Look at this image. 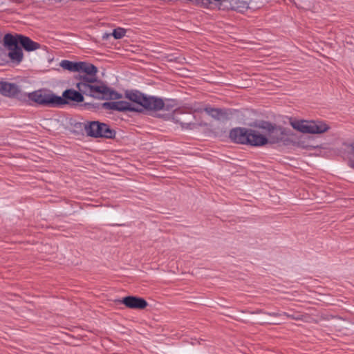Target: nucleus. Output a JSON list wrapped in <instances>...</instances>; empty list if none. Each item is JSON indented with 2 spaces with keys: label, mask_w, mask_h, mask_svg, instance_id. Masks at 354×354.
Returning <instances> with one entry per match:
<instances>
[{
  "label": "nucleus",
  "mask_w": 354,
  "mask_h": 354,
  "mask_svg": "<svg viewBox=\"0 0 354 354\" xmlns=\"http://www.w3.org/2000/svg\"><path fill=\"white\" fill-rule=\"evenodd\" d=\"M77 72L80 74L76 87L83 94L96 98L109 97L117 100L121 97L120 94L111 91L97 79V68L93 64L79 62Z\"/></svg>",
  "instance_id": "1"
},
{
  "label": "nucleus",
  "mask_w": 354,
  "mask_h": 354,
  "mask_svg": "<svg viewBox=\"0 0 354 354\" xmlns=\"http://www.w3.org/2000/svg\"><path fill=\"white\" fill-rule=\"evenodd\" d=\"M257 127V147L267 144H282L287 145L290 142L288 131L281 126L267 121L260 122Z\"/></svg>",
  "instance_id": "2"
},
{
  "label": "nucleus",
  "mask_w": 354,
  "mask_h": 354,
  "mask_svg": "<svg viewBox=\"0 0 354 354\" xmlns=\"http://www.w3.org/2000/svg\"><path fill=\"white\" fill-rule=\"evenodd\" d=\"M27 97L31 102L44 107H60V104L64 102L60 96L45 88L29 93Z\"/></svg>",
  "instance_id": "3"
},
{
  "label": "nucleus",
  "mask_w": 354,
  "mask_h": 354,
  "mask_svg": "<svg viewBox=\"0 0 354 354\" xmlns=\"http://www.w3.org/2000/svg\"><path fill=\"white\" fill-rule=\"evenodd\" d=\"M290 124L293 129L303 133L320 134L330 129L329 125L321 120H292Z\"/></svg>",
  "instance_id": "4"
},
{
  "label": "nucleus",
  "mask_w": 354,
  "mask_h": 354,
  "mask_svg": "<svg viewBox=\"0 0 354 354\" xmlns=\"http://www.w3.org/2000/svg\"><path fill=\"white\" fill-rule=\"evenodd\" d=\"M126 97L131 102V105L137 108L138 110H129V111L142 112L144 109L151 111L152 104L153 106L159 105V100H153V96H147L139 91H131L126 93Z\"/></svg>",
  "instance_id": "5"
},
{
  "label": "nucleus",
  "mask_w": 354,
  "mask_h": 354,
  "mask_svg": "<svg viewBox=\"0 0 354 354\" xmlns=\"http://www.w3.org/2000/svg\"><path fill=\"white\" fill-rule=\"evenodd\" d=\"M230 138L234 142L257 147V129L235 128L230 131Z\"/></svg>",
  "instance_id": "6"
},
{
  "label": "nucleus",
  "mask_w": 354,
  "mask_h": 354,
  "mask_svg": "<svg viewBox=\"0 0 354 354\" xmlns=\"http://www.w3.org/2000/svg\"><path fill=\"white\" fill-rule=\"evenodd\" d=\"M86 131L88 136L95 138H113L115 136V131L104 124L97 121L91 122L86 127Z\"/></svg>",
  "instance_id": "7"
},
{
  "label": "nucleus",
  "mask_w": 354,
  "mask_h": 354,
  "mask_svg": "<svg viewBox=\"0 0 354 354\" xmlns=\"http://www.w3.org/2000/svg\"><path fill=\"white\" fill-rule=\"evenodd\" d=\"M116 302L124 304L127 308L131 309H144L148 304L145 299L135 296H127Z\"/></svg>",
  "instance_id": "8"
},
{
  "label": "nucleus",
  "mask_w": 354,
  "mask_h": 354,
  "mask_svg": "<svg viewBox=\"0 0 354 354\" xmlns=\"http://www.w3.org/2000/svg\"><path fill=\"white\" fill-rule=\"evenodd\" d=\"M19 86L15 83L0 81V93L8 97H17L20 93Z\"/></svg>",
  "instance_id": "9"
},
{
  "label": "nucleus",
  "mask_w": 354,
  "mask_h": 354,
  "mask_svg": "<svg viewBox=\"0 0 354 354\" xmlns=\"http://www.w3.org/2000/svg\"><path fill=\"white\" fill-rule=\"evenodd\" d=\"M82 92L75 91L73 89H67L62 93V99L64 100L63 103L60 104V107L63 106L69 103L70 101L75 102L77 103L82 102L84 101V97Z\"/></svg>",
  "instance_id": "10"
},
{
  "label": "nucleus",
  "mask_w": 354,
  "mask_h": 354,
  "mask_svg": "<svg viewBox=\"0 0 354 354\" xmlns=\"http://www.w3.org/2000/svg\"><path fill=\"white\" fill-rule=\"evenodd\" d=\"M103 108L109 110H115L118 111H127V110H138L137 108L131 105L127 101H115L104 102L102 104Z\"/></svg>",
  "instance_id": "11"
},
{
  "label": "nucleus",
  "mask_w": 354,
  "mask_h": 354,
  "mask_svg": "<svg viewBox=\"0 0 354 354\" xmlns=\"http://www.w3.org/2000/svg\"><path fill=\"white\" fill-rule=\"evenodd\" d=\"M153 100H159L158 103L159 105L153 106L152 104L151 111H158L160 110L171 111L174 110L175 106V103L174 100H167L166 101H163L161 98L153 97Z\"/></svg>",
  "instance_id": "12"
},
{
  "label": "nucleus",
  "mask_w": 354,
  "mask_h": 354,
  "mask_svg": "<svg viewBox=\"0 0 354 354\" xmlns=\"http://www.w3.org/2000/svg\"><path fill=\"white\" fill-rule=\"evenodd\" d=\"M19 39V44L27 51H32L39 48L40 47V44L39 43L32 41L28 37L20 35Z\"/></svg>",
  "instance_id": "13"
},
{
  "label": "nucleus",
  "mask_w": 354,
  "mask_h": 354,
  "mask_svg": "<svg viewBox=\"0 0 354 354\" xmlns=\"http://www.w3.org/2000/svg\"><path fill=\"white\" fill-rule=\"evenodd\" d=\"M8 57L10 60L17 64H19L23 59V52L19 46L9 49Z\"/></svg>",
  "instance_id": "14"
},
{
  "label": "nucleus",
  "mask_w": 354,
  "mask_h": 354,
  "mask_svg": "<svg viewBox=\"0 0 354 354\" xmlns=\"http://www.w3.org/2000/svg\"><path fill=\"white\" fill-rule=\"evenodd\" d=\"M21 35H17L15 36L12 35L11 34H6L3 37L4 45L8 47V49H11L15 47L19 46L18 44H19V36Z\"/></svg>",
  "instance_id": "15"
},
{
  "label": "nucleus",
  "mask_w": 354,
  "mask_h": 354,
  "mask_svg": "<svg viewBox=\"0 0 354 354\" xmlns=\"http://www.w3.org/2000/svg\"><path fill=\"white\" fill-rule=\"evenodd\" d=\"M204 110L214 119L221 120L227 118V113L223 109L206 107Z\"/></svg>",
  "instance_id": "16"
},
{
  "label": "nucleus",
  "mask_w": 354,
  "mask_h": 354,
  "mask_svg": "<svg viewBox=\"0 0 354 354\" xmlns=\"http://www.w3.org/2000/svg\"><path fill=\"white\" fill-rule=\"evenodd\" d=\"M79 62H73L69 60H62L60 62V66L67 71L71 72H77Z\"/></svg>",
  "instance_id": "17"
},
{
  "label": "nucleus",
  "mask_w": 354,
  "mask_h": 354,
  "mask_svg": "<svg viewBox=\"0 0 354 354\" xmlns=\"http://www.w3.org/2000/svg\"><path fill=\"white\" fill-rule=\"evenodd\" d=\"M126 33V30L122 28H118L113 30L111 35L114 37L115 39H119L122 38Z\"/></svg>",
  "instance_id": "18"
},
{
  "label": "nucleus",
  "mask_w": 354,
  "mask_h": 354,
  "mask_svg": "<svg viewBox=\"0 0 354 354\" xmlns=\"http://www.w3.org/2000/svg\"><path fill=\"white\" fill-rule=\"evenodd\" d=\"M176 122H179L181 127L185 129H193L196 127V124L193 122H184L183 121L179 122L178 120H176Z\"/></svg>",
  "instance_id": "19"
},
{
  "label": "nucleus",
  "mask_w": 354,
  "mask_h": 354,
  "mask_svg": "<svg viewBox=\"0 0 354 354\" xmlns=\"http://www.w3.org/2000/svg\"><path fill=\"white\" fill-rule=\"evenodd\" d=\"M283 315H284L287 317L291 318L292 319H301V317L299 316H295L294 315H290L287 313H283Z\"/></svg>",
  "instance_id": "20"
},
{
  "label": "nucleus",
  "mask_w": 354,
  "mask_h": 354,
  "mask_svg": "<svg viewBox=\"0 0 354 354\" xmlns=\"http://www.w3.org/2000/svg\"><path fill=\"white\" fill-rule=\"evenodd\" d=\"M267 314L269 315L270 316H272V317H278V316L283 315V313L281 314L279 313H268Z\"/></svg>",
  "instance_id": "21"
},
{
  "label": "nucleus",
  "mask_w": 354,
  "mask_h": 354,
  "mask_svg": "<svg viewBox=\"0 0 354 354\" xmlns=\"http://www.w3.org/2000/svg\"><path fill=\"white\" fill-rule=\"evenodd\" d=\"M111 35V34L104 33L102 35V39H107Z\"/></svg>",
  "instance_id": "22"
},
{
  "label": "nucleus",
  "mask_w": 354,
  "mask_h": 354,
  "mask_svg": "<svg viewBox=\"0 0 354 354\" xmlns=\"http://www.w3.org/2000/svg\"><path fill=\"white\" fill-rule=\"evenodd\" d=\"M348 165L352 167V168H354V161L353 160H349L348 161Z\"/></svg>",
  "instance_id": "23"
},
{
  "label": "nucleus",
  "mask_w": 354,
  "mask_h": 354,
  "mask_svg": "<svg viewBox=\"0 0 354 354\" xmlns=\"http://www.w3.org/2000/svg\"><path fill=\"white\" fill-rule=\"evenodd\" d=\"M351 151L354 154V144L351 145Z\"/></svg>",
  "instance_id": "24"
},
{
  "label": "nucleus",
  "mask_w": 354,
  "mask_h": 354,
  "mask_svg": "<svg viewBox=\"0 0 354 354\" xmlns=\"http://www.w3.org/2000/svg\"><path fill=\"white\" fill-rule=\"evenodd\" d=\"M232 9H234V10H236V9L238 8V7H235V6H232Z\"/></svg>",
  "instance_id": "25"
}]
</instances>
